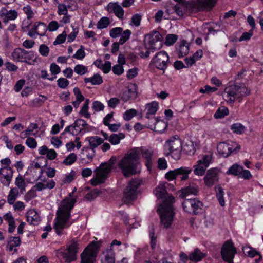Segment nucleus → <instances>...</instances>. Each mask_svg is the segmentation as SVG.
<instances>
[{
    "label": "nucleus",
    "mask_w": 263,
    "mask_h": 263,
    "mask_svg": "<svg viewBox=\"0 0 263 263\" xmlns=\"http://www.w3.org/2000/svg\"><path fill=\"white\" fill-rule=\"evenodd\" d=\"M197 162L207 168L212 162V156L211 155H205Z\"/></svg>",
    "instance_id": "45"
},
{
    "label": "nucleus",
    "mask_w": 263,
    "mask_h": 263,
    "mask_svg": "<svg viewBox=\"0 0 263 263\" xmlns=\"http://www.w3.org/2000/svg\"><path fill=\"white\" fill-rule=\"evenodd\" d=\"M12 60L20 62H25L30 64V61H35V58L34 53L27 51L21 48H16L11 53Z\"/></svg>",
    "instance_id": "9"
},
{
    "label": "nucleus",
    "mask_w": 263,
    "mask_h": 263,
    "mask_svg": "<svg viewBox=\"0 0 263 263\" xmlns=\"http://www.w3.org/2000/svg\"><path fill=\"white\" fill-rule=\"evenodd\" d=\"M102 263H115V253L112 248H108L103 252Z\"/></svg>",
    "instance_id": "28"
},
{
    "label": "nucleus",
    "mask_w": 263,
    "mask_h": 263,
    "mask_svg": "<svg viewBox=\"0 0 263 263\" xmlns=\"http://www.w3.org/2000/svg\"><path fill=\"white\" fill-rule=\"evenodd\" d=\"M89 142V146L87 147L95 150V148L103 143L104 140L98 136H92L87 138Z\"/></svg>",
    "instance_id": "31"
},
{
    "label": "nucleus",
    "mask_w": 263,
    "mask_h": 263,
    "mask_svg": "<svg viewBox=\"0 0 263 263\" xmlns=\"http://www.w3.org/2000/svg\"><path fill=\"white\" fill-rule=\"evenodd\" d=\"M107 10L109 13H114L119 19L123 18L124 11L118 3H109L107 6Z\"/></svg>",
    "instance_id": "22"
},
{
    "label": "nucleus",
    "mask_w": 263,
    "mask_h": 263,
    "mask_svg": "<svg viewBox=\"0 0 263 263\" xmlns=\"http://www.w3.org/2000/svg\"><path fill=\"white\" fill-rule=\"evenodd\" d=\"M92 108L96 111L103 110L104 108V105L100 101H94L92 103Z\"/></svg>",
    "instance_id": "63"
},
{
    "label": "nucleus",
    "mask_w": 263,
    "mask_h": 263,
    "mask_svg": "<svg viewBox=\"0 0 263 263\" xmlns=\"http://www.w3.org/2000/svg\"><path fill=\"white\" fill-rule=\"evenodd\" d=\"M18 194V191L16 188L14 187L10 190L7 197V201L10 205L14 203Z\"/></svg>",
    "instance_id": "35"
},
{
    "label": "nucleus",
    "mask_w": 263,
    "mask_h": 263,
    "mask_svg": "<svg viewBox=\"0 0 263 263\" xmlns=\"http://www.w3.org/2000/svg\"><path fill=\"white\" fill-rule=\"evenodd\" d=\"M216 0H194L188 3L186 8L191 12H196L207 8H212Z\"/></svg>",
    "instance_id": "10"
},
{
    "label": "nucleus",
    "mask_w": 263,
    "mask_h": 263,
    "mask_svg": "<svg viewBox=\"0 0 263 263\" xmlns=\"http://www.w3.org/2000/svg\"><path fill=\"white\" fill-rule=\"evenodd\" d=\"M121 97V99L124 102H126L131 99H135L137 97L135 86L128 87L126 90L123 91Z\"/></svg>",
    "instance_id": "26"
},
{
    "label": "nucleus",
    "mask_w": 263,
    "mask_h": 263,
    "mask_svg": "<svg viewBox=\"0 0 263 263\" xmlns=\"http://www.w3.org/2000/svg\"><path fill=\"white\" fill-rule=\"evenodd\" d=\"M67 34L65 32H63L59 35L53 43L54 45L60 44L64 43L66 40Z\"/></svg>",
    "instance_id": "59"
},
{
    "label": "nucleus",
    "mask_w": 263,
    "mask_h": 263,
    "mask_svg": "<svg viewBox=\"0 0 263 263\" xmlns=\"http://www.w3.org/2000/svg\"><path fill=\"white\" fill-rule=\"evenodd\" d=\"M141 16L139 14H134L132 17V22L136 26L138 27L140 25Z\"/></svg>",
    "instance_id": "64"
},
{
    "label": "nucleus",
    "mask_w": 263,
    "mask_h": 263,
    "mask_svg": "<svg viewBox=\"0 0 263 263\" xmlns=\"http://www.w3.org/2000/svg\"><path fill=\"white\" fill-rule=\"evenodd\" d=\"M215 189L216 192V196L219 204L221 206H224L225 202L223 199L224 192L222 187L219 185H217L215 187Z\"/></svg>",
    "instance_id": "37"
},
{
    "label": "nucleus",
    "mask_w": 263,
    "mask_h": 263,
    "mask_svg": "<svg viewBox=\"0 0 263 263\" xmlns=\"http://www.w3.org/2000/svg\"><path fill=\"white\" fill-rule=\"evenodd\" d=\"M178 39V36L175 34H168L166 37L165 45L167 46L172 45L174 44Z\"/></svg>",
    "instance_id": "56"
},
{
    "label": "nucleus",
    "mask_w": 263,
    "mask_h": 263,
    "mask_svg": "<svg viewBox=\"0 0 263 263\" xmlns=\"http://www.w3.org/2000/svg\"><path fill=\"white\" fill-rule=\"evenodd\" d=\"M50 71L52 74L56 75L60 72L61 69L57 64L54 63H52L50 66Z\"/></svg>",
    "instance_id": "62"
},
{
    "label": "nucleus",
    "mask_w": 263,
    "mask_h": 263,
    "mask_svg": "<svg viewBox=\"0 0 263 263\" xmlns=\"http://www.w3.org/2000/svg\"><path fill=\"white\" fill-rule=\"evenodd\" d=\"M236 253V249L231 241H227L223 245L221 254L223 260L228 263H233V258Z\"/></svg>",
    "instance_id": "12"
},
{
    "label": "nucleus",
    "mask_w": 263,
    "mask_h": 263,
    "mask_svg": "<svg viewBox=\"0 0 263 263\" xmlns=\"http://www.w3.org/2000/svg\"><path fill=\"white\" fill-rule=\"evenodd\" d=\"M95 155V150L90 149L87 147L81 149L80 155V161L82 164H86L90 163Z\"/></svg>",
    "instance_id": "21"
},
{
    "label": "nucleus",
    "mask_w": 263,
    "mask_h": 263,
    "mask_svg": "<svg viewBox=\"0 0 263 263\" xmlns=\"http://www.w3.org/2000/svg\"><path fill=\"white\" fill-rule=\"evenodd\" d=\"M46 25L42 22H35L29 31L28 34L29 36L35 39L37 35L44 36L47 31Z\"/></svg>",
    "instance_id": "17"
},
{
    "label": "nucleus",
    "mask_w": 263,
    "mask_h": 263,
    "mask_svg": "<svg viewBox=\"0 0 263 263\" xmlns=\"http://www.w3.org/2000/svg\"><path fill=\"white\" fill-rule=\"evenodd\" d=\"M89 102V99H86L80 111V114L87 119L90 117V114L88 112Z\"/></svg>",
    "instance_id": "43"
},
{
    "label": "nucleus",
    "mask_w": 263,
    "mask_h": 263,
    "mask_svg": "<svg viewBox=\"0 0 263 263\" xmlns=\"http://www.w3.org/2000/svg\"><path fill=\"white\" fill-rule=\"evenodd\" d=\"M49 48L45 44H41L39 49V51L41 55L43 57H47L49 53Z\"/></svg>",
    "instance_id": "58"
},
{
    "label": "nucleus",
    "mask_w": 263,
    "mask_h": 263,
    "mask_svg": "<svg viewBox=\"0 0 263 263\" xmlns=\"http://www.w3.org/2000/svg\"><path fill=\"white\" fill-rule=\"evenodd\" d=\"M191 172L192 168L191 167H181L166 173L165 178L168 180H172L180 177L181 181L186 180L189 178V175Z\"/></svg>",
    "instance_id": "11"
},
{
    "label": "nucleus",
    "mask_w": 263,
    "mask_h": 263,
    "mask_svg": "<svg viewBox=\"0 0 263 263\" xmlns=\"http://www.w3.org/2000/svg\"><path fill=\"white\" fill-rule=\"evenodd\" d=\"M73 70L78 74L84 75L88 72V68L83 65L78 64L75 66Z\"/></svg>",
    "instance_id": "47"
},
{
    "label": "nucleus",
    "mask_w": 263,
    "mask_h": 263,
    "mask_svg": "<svg viewBox=\"0 0 263 263\" xmlns=\"http://www.w3.org/2000/svg\"><path fill=\"white\" fill-rule=\"evenodd\" d=\"M116 158L115 157L111 158L105 164H102L100 167L95 170L96 178H92L91 180V184L96 186L104 182L108 173L110 172L111 167L115 164Z\"/></svg>",
    "instance_id": "5"
},
{
    "label": "nucleus",
    "mask_w": 263,
    "mask_h": 263,
    "mask_svg": "<svg viewBox=\"0 0 263 263\" xmlns=\"http://www.w3.org/2000/svg\"><path fill=\"white\" fill-rule=\"evenodd\" d=\"M61 256L65 262L70 263L76 259V255L68 250L62 252Z\"/></svg>",
    "instance_id": "40"
},
{
    "label": "nucleus",
    "mask_w": 263,
    "mask_h": 263,
    "mask_svg": "<svg viewBox=\"0 0 263 263\" xmlns=\"http://www.w3.org/2000/svg\"><path fill=\"white\" fill-rule=\"evenodd\" d=\"M76 154L74 153H71L64 159L63 163L66 165H71L76 161Z\"/></svg>",
    "instance_id": "55"
},
{
    "label": "nucleus",
    "mask_w": 263,
    "mask_h": 263,
    "mask_svg": "<svg viewBox=\"0 0 263 263\" xmlns=\"http://www.w3.org/2000/svg\"><path fill=\"white\" fill-rule=\"evenodd\" d=\"M100 193V192L99 190L96 189L89 193H87L85 196V198L87 201H91L95 199L97 196Z\"/></svg>",
    "instance_id": "52"
},
{
    "label": "nucleus",
    "mask_w": 263,
    "mask_h": 263,
    "mask_svg": "<svg viewBox=\"0 0 263 263\" xmlns=\"http://www.w3.org/2000/svg\"><path fill=\"white\" fill-rule=\"evenodd\" d=\"M18 14L15 10H7L5 8H3L0 10V17L5 23H7L9 21H13L17 17Z\"/></svg>",
    "instance_id": "23"
},
{
    "label": "nucleus",
    "mask_w": 263,
    "mask_h": 263,
    "mask_svg": "<svg viewBox=\"0 0 263 263\" xmlns=\"http://www.w3.org/2000/svg\"><path fill=\"white\" fill-rule=\"evenodd\" d=\"M182 197L185 198L190 195H196L198 193V186L195 184H190L186 187L182 189Z\"/></svg>",
    "instance_id": "29"
},
{
    "label": "nucleus",
    "mask_w": 263,
    "mask_h": 263,
    "mask_svg": "<svg viewBox=\"0 0 263 263\" xmlns=\"http://www.w3.org/2000/svg\"><path fill=\"white\" fill-rule=\"evenodd\" d=\"M242 171V167L237 164L232 165L227 172V174H232L234 176L240 175Z\"/></svg>",
    "instance_id": "38"
},
{
    "label": "nucleus",
    "mask_w": 263,
    "mask_h": 263,
    "mask_svg": "<svg viewBox=\"0 0 263 263\" xmlns=\"http://www.w3.org/2000/svg\"><path fill=\"white\" fill-rule=\"evenodd\" d=\"M140 185V181L137 179H133L128 183L124 191L123 199L124 202L128 203L136 199L137 189Z\"/></svg>",
    "instance_id": "8"
},
{
    "label": "nucleus",
    "mask_w": 263,
    "mask_h": 263,
    "mask_svg": "<svg viewBox=\"0 0 263 263\" xmlns=\"http://www.w3.org/2000/svg\"><path fill=\"white\" fill-rule=\"evenodd\" d=\"M164 147L166 151H169L166 153V156L170 155L175 160H178L180 159L182 142L180 139L175 137L172 138L165 143Z\"/></svg>",
    "instance_id": "6"
},
{
    "label": "nucleus",
    "mask_w": 263,
    "mask_h": 263,
    "mask_svg": "<svg viewBox=\"0 0 263 263\" xmlns=\"http://www.w3.org/2000/svg\"><path fill=\"white\" fill-rule=\"evenodd\" d=\"M137 115V111L134 109L126 110L123 114V118L125 121L130 120L134 117Z\"/></svg>",
    "instance_id": "48"
},
{
    "label": "nucleus",
    "mask_w": 263,
    "mask_h": 263,
    "mask_svg": "<svg viewBox=\"0 0 263 263\" xmlns=\"http://www.w3.org/2000/svg\"><path fill=\"white\" fill-rule=\"evenodd\" d=\"M218 180V171L216 168L208 170L204 177V183L208 187H211L214 184L216 183Z\"/></svg>",
    "instance_id": "19"
},
{
    "label": "nucleus",
    "mask_w": 263,
    "mask_h": 263,
    "mask_svg": "<svg viewBox=\"0 0 263 263\" xmlns=\"http://www.w3.org/2000/svg\"><path fill=\"white\" fill-rule=\"evenodd\" d=\"M169 57L165 51H160L152 60L153 65L158 69L164 71L167 67Z\"/></svg>",
    "instance_id": "15"
},
{
    "label": "nucleus",
    "mask_w": 263,
    "mask_h": 263,
    "mask_svg": "<svg viewBox=\"0 0 263 263\" xmlns=\"http://www.w3.org/2000/svg\"><path fill=\"white\" fill-rule=\"evenodd\" d=\"M123 32V28L121 27H115L111 29L109 32L110 36L112 38H116L119 36Z\"/></svg>",
    "instance_id": "54"
},
{
    "label": "nucleus",
    "mask_w": 263,
    "mask_h": 263,
    "mask_svg": "<svg viewBox=\"0 0 263 263\" xmlns=\"http://www.w3.org/2000/svg\"><path fill=\"white\" fill-rule=\"evenodd\" d=\"M69 1L71 2V0H69L58 4L57 13L59 15H61L67 13L68 8L70 7L68 4Z\"/></svg>",
    "instance_id": "39"
},
{
    "label": "nucleus",
    "mask_w": 263,
    "mask_h": 263,
    "mask_svg": "<svg viewBox=\"0 0 263 263\" xmlns=\"http://www.w3.org/2000/svg\"><path fill=\"white\" fill-rule=\"evenodd\" d=\"M142 156L146 159L145 165L148 170H150L152 166V157L153 154V151L151 148H146L141 147L140 148Z\"/></svg>",
    "instance_id": "25"
},
{
    "label": "nucleus",
    "mask_w": 263,
    "mask_h": 263,
    "mask_svg": "<svg viewBox=\"0 0 263 263\" xmlns=\"http://www.w3.org/2000/svg\"><path fill=\"white\" fill-rule=\"evenodd\" d=\"M161 34L158 31H154L145 36L144 43L147 49L154 52L161 48Z\"/></svg>",
    "instance_id": "7"
},
{
    "label": "nucleus",
    "mask_w": 263,
    "mask_h": 263,
    "mask_svg": "<svg viewBox=\"0 0 263 263\" xmlns=\"http://www.w3.org/2000/svg\"><path fill=\"white\" fill-rule=\"evenodd\" d=\"M101 244V241L89 244L81 255V263H95Z\"/></svg>",
    "instance_id": "4"
},
{
    "label": "nucleus",
    "mask_w": 263,
    "mask_h": 263,
    "mask_svg": "<svg viewBox=\"0 0 263 263\" xmlns=\"http://www.w3.org/2000/svg\"><path fill=\"white\" fill-rule=\"evenodd\" d=\"M132 32L127 29L124 31H123L121 34L120 35V38L119 39V43L120 45H123L127 41H128L130 36Z\"/></svg>",
    "instance_id": "44"
},
{
    "label": "nucleus",
    "mask_w": 263,
    "mask_h": 263,
    "mask_svg": "<svg viewBox=\"0 0 263 263\" xmlns=\"http://www.w3.org/2000/svg\"><path fill=\"white\" fill-rule=\"evenodd\" d=\"M76 190L77 189L74 187L73 191L69 194V197H66L59 206L54 226V228L58 235H60L62 230L67 227L71 210L76 202V198L72 197V195Z\"/></svg>",
    "instance_id": "2"
},
{
    "label": "nucleus",
    "mask_w": 263,
    "mask_h": 263,
    "mask_svg": "<svg viewBox=\"0 0 263 263\" xmlns=\"http://www.w3.org/2000/svg\"><path fill=\"white\" fill-rule=\"evenodd\" d=\"M110 23L109 19L108 17H104L100 19L97 23V28L104 29L106 28Z\"/></svg>",
    "instance_id": "51"
},
{
    "label": "nucleus",
    "mask_w": 263,
    "mask_h": 263,
    "mask_svg": "<svg viewBox=\"0 0 263 263\" xmlns=\"http://www.w3.org/2000/svg\"><path fill=\"white\" fill-rule=\"evenodd\" d=\"M27 221L31 224L37 225L40 221V217L37 212L33 209L29 210L26 213Z\"/></svg>",
    "instance_id": "27"
},
{
    "label": "nucleus",
    "mask_w": 263,
    "mask_h": 263,
    "mask_svg": "<svg viewBox=\"0 0 263 263\" xmlns=\"http://www.w3.org/2000/svg\"><path fill=\"white\" fill-rule=\"evenodd\" d=\"M13 176V170L10 167L4 166L0 169V181L5 186H9Z\"/></svg>",
    "instance_id": "18"
},
{
    "label": "nucleus",
    "mask_w": 263,
    "mask_h": 263,
    "mask_svg": "<svg viewBox=\"0 0 263 263\" xmlns=\"http://www.w3.org/2000/svg\"><path fill=\"white\" fill-rule=\"evenodd\" d=\"M155 194L158 198L162 199V203L157 209L160 214L161 224L164 228H168L172 224L174 215L172 204L175 202V198L168 195L164 184H160L156 188Z\"/></svg>",
    "instance_id": "1"
},
{
    "label": "nucleus",
    "mask_w": 263,
    "mask_h": 263,
    "mask_svg": "<svg viewBox=\"0 0 263 263\" xmlns=\"http://www.w3.org/2000/svg\"><path fill=\"white\" fill-rule=\"evenodd\" d=\"M203 206L202 202L196 198L185 199L182 203L184 210L193 214H197Z\"/></svg>",
    "instance_id": "13"
},
{
    "label": "nucleus",
    "mask_w": 263,
    "mask_h": 263,
    "mask_svg": "<svg viewBox=\"0 0 263 263\" xmlns=\"http://www.w3.org/2000/svg\"><path fill=\"white\" fill-rule=\"evenodd\" d=\"M85 56V52L84 51V47L81 46L80 48L77 50L76 53L72 55V58L78 60H82Z\"/></svg>",
    "instance_id": "57"
},
{
    "label": "nucleus",
    "mask_w": 263,
    "mask_h": 263,
    "mask_svg": "<svg viewBox=\"0 0 263 263\" xmlns=\"http://www.w3.org/2000/svg\"><path fill=\"white\" fill-rule=\"evenodd\" d=\"M15 185L21 190L23 193L25 190L26 184L23 177L19 175L15 179Z\"/></svg>",
    "instance_id": "46"
},
{
    "label": "nucleus",
    "mask_w": 263,
    "mask_h": 263,
    "mask_svg": "<svg viewBox=\"0 0 263 263\" xmlns=\"http://www.w3.org/2000/svg\"><path fill=\"white\" fill-rule=\"evenodd\" d=\"M184 152L188 155L192 156L196 152L194 143L191 140H187L183 145Z\"/></svg>",
    "instance_id": "32"
},
{
    "label": "nucleus",
    "mask_w": 263,
    "mask_h": 263,
    "mask_svg": "<svg viewBox=\"0 0 263 263\" xmlns=\"http://www.w3.org/2000/svg\"><path fill=\"white\" fill-rule=\"evenodd\" d=\"M242 251L245 255H247L251 257H254L257 254H259L253 248L248 246H246L243 247L242 248Z\"/></svg>",
    "instance_id": "49"
},
{
    "label": "nucleus",
    "mask_w": 263,
    "mask_h": 263,
    "mask_svg": "<svg viewBox=\"0 0 263 263\" xmlns=\"http://www.w3.org/2000/svg\"><path fill=\"white\" fill-rule=\"evenodd\" d=\"M158 104L156 102H152V103L147 104L146 108L147 109V113L146 118H149L151 115L155 114L158 110Z\"/></svg>",
    "instance_id": "33"
},
{
    "label": "nucleus",
    "mask_w": 263,
    "mask_h": 263,
    "mask_svg": "<svg viewBox=\"0 0 263 263\" xmlns=\"http://www.w3.org/2000/svg\"><path fill=\"white\" fill-rule=\"evenodd\" d=\"M229 114V110L227 107H221L219 108L214 114V117L216 119H220L223 118Z\"/></svg>",
    "instance_id": "42"
},
{
    "label": "nucleus",
    "mask_w": 263,
    "mask_h": 263,
    "mask_svg": "<svg viewBox=\"0 0 263 263\" xmlns=\"http://www.w3.org/2000/svg\"><path fill=\"white\" fill-rule=\"evenodd\" d=\"M46 99V97L44 96L40 95L39 98L34 99L32 101V103L34 106H39L42 104Z\"/></svg>",
    "instance_id": "61"
},
{
    "label": "nucleus",
    "mask_w": 263,
    "mask_h": 263,
    "mask_svg": "<svg viewBox=\"0 0 263 263\" xmlns=\"http://www.w3.org/2000/svg\"><path fill=\"white\" fill-rule=\"evenodd\" d=\"M237 88H238L237 89L238 99H239L243 96L249 95L250 93L249 91L245 86H239L237 85Z\"/></svg>",
    "instance_id": "53"
},
{
    "label": "nucleus",
    "mask_w": 263,
    "mask_h": 263,
    "mask_svg": "<svg viewBox=\"0 0 263 263\" xmlns=\"http://www.w3.org/2000/svg\"><path fill=\"white\" fill-rule=\"evenodd\" d=\"M207 255L206 252H202L199 249L196 248L189 255V259L197 262L200 261Z\"/></svg>",
    "instance_id": "24"
},
{
    "label": "nucleus",
    "mask_w": 263,
    "mask_h": 263,
    "mask_svg": "<svg viewBox=\"0 0 263 263\" xmlns=\"http://www.w3.org/2000/svg\"><path fill=\"white\" fill-rule=\"evenodd\" d=\"M237 85H230L226 87L222 93L223 99L227 102L233 103L237 97Z\"/></svg>",
    "instance_id": "20"
},
{
    "label": "nucleus",
    "mask_w": 263,
    "mask_h": 263,
    "mask_svg": "<svg viewBox=\"0 0 263 263\" xmlns=\"http://www.w3.org/2000/svg\"><path fill=\"white\" fill-rule=\"evenodd\" d=\"M189 44L185 40H182L179 45H176L179 58L183 57L189 52Z\"/></svg>",
    "instance_id": "30"
},
{
    "label": "nucleus",
    "mask_w": 263,
    "mask_h": 263,
    "mask_svg": "<svg viewBox=\"0 0 263 263\" xmlns=\"http://www.w3.org/2000/svg\"><path fill=\"white\" fill-rule=\"evenodd\" d=\"M218 153L224 157H227L232 153H236L240 149V146L236 143L231 144L226 142L219 143L217 145Z\"/></svg>",
    "instance_id": "14"
},
{
    "label": "nucleus",
    "mask_w": 263,
    "mask_h": 263,
    "mask_svg": "<svg viewBox=\"0 0 263 263\" xmlns=\"http://www.w3.org/2000/svg\"><path fill=\"white\" fill-rule=\"evenodd\" d=\"M231 129L234 133L241 134L244 132L245 127L239 123H236L231 125Z\"/></svg>",
    "instance_id": "41"
},
{
    "label": "nucleus",
    "mask_w": 263,
    "mask_h": 263,
    "mask_svg": "<svg viewBox=\"0 0 263 263\" xmlns=\"http://www.w3.org/2000/svg\"><path fill=\"white\" fill-rule=\"evenodd\" d=\"M58 86L61 88H65L69 84V81L65 78H60L57 80Z\"/></svg>",
    "instance_id": "60"
},
{
    "label": "nucleus",
    "mask_w": 263,
    "mask_h": 263,
    "mask_svg": "<svg viewBox=\"0 0 263 263\" xmlns=\"http://www.w3.org/2000/svg\"><path fill=\"white\" fill-rule=\"evenodd\" d=\"M194 173L195 175L202 176L203 175L206 169L204 166L200 164L197 162V164L194 166Z\"/></svg>",
    "instance_id": "50"
},
{
    "label": "nucleus",
    "mask_w": 263,
    "mask_h": 263,
    "mask_svg": "<svg viewBox=\"0 0 263 263\" xmlns=\"http://www.w3.org/2000/svg\"><path fill=\"white\" fill-rule=\"evenodd\" d=\"M138 155L135 149L132 150L125 155L119 162L118 167L121 170L122 173L126 177L135 174L138 165Z\"/></svg>",
    "instance_id": "3"
},
{
    "label": "nucleus",
    "mask_w": 263,
    "mask_h": 263,
    "mask_svg": "<svg viewBox=\"0 0 263 263\" xmlns=\"http://www.w3.org/2000/svg\"><path fill=\"white\" fill-rule=\"evenodd\" d=\"M125 138V135L122 133H120L118 134H112L109 138V141L113 145H116L120 143L121 139H123Z\"/></svg>",
    "instance_id": "36"
},
{
    "label": "nucleus",
    "mask_w": 263,
    "mask_h": 263,
    "mask_svg": "<svg viewBox=\"0 0 263 263\" xmlns=\"http://www.w3.org/2000/svg\"><path fill=\"white\" fill-rule=\"evenodd\" d=\"M85 83H91L92 85H100L103 82L102 77L99 74H95L90 78L84 79Z\"/></svg>",
    "instance_id": "34"
},
{
    "label": "nucleus",
    "mask_w": 263,
    "mask_h": 263,
    "mask_svg": "<svg viewBox=\"0 0 263 263\" xmlns=\"http://www.w3.org/2000/svg\"><path fill=\"white\" fill-rule=\"evenodd\" d=\"M87 125L85 120L81 119H78L72 124L67 126L64 132L61 133V136L64 135L67 133L73 136H77Z\"/></svg>",
    "instance_id": "16"
}]
</instances>
